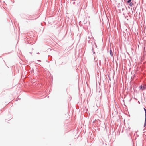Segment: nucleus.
Returning <instances> with one entry per match:
<instances>
[{"label":"nucleus","instance_id":"7ed1b4c3","mask_svg":"<svg viewBox=\"0 0 146 146\" xmlns=\"http://www.w3.org/2000/svg\"><path fill=\"white\" fill-rule=\"evenodd\" d=\"M133 4L132 3V2H131V3H129V5H130L131 7V6H132Z\"/></svg>","mask_w":146,"mask_h":146},{"label":"nucleus","instance_id":"f03ea898","mask_svg":"<svg viewBox=\"0 0 146 146\" xmlns=\"http://www.w3.org/2000/svg\"><path fill=\"white\" fill-rule=\"evenodd\" d=\"M110 54L111 56H113L112 52V51L111 49H110Z\"/></svg>","mask_w":146,"mask_h":146},{"label":"nucleus","instance_id":"20e7f679","mask_svg":"<svg viewBox=\"0 0 146 146\" xmlns=\"http://www.w3.org/2000/svg\"><path fill=\"white\" fill-rule=\"evenodd\" d=\"M131 0H129L128 1H127V3H131Z\"/></svg>","mask_w":146,"mask_h":146},{"label":"nucleus","instance_id":"39448f33","mask_svg":"<svg viewBox=\"0 0 146 146\" xmlns=\"http://www.w3.org/2000/svg\"><path fill=\"white\" fill-rule=\"evenodd\" d=\"M144 110L145 111V116H146V109L145 108H144Z\"/></svg>","mask_w":146,"mask_h":146},{"label":"nucleus","instance_id":"f257e3e1","mask_svg":"<svg viewBox=\"0 0 146 146\" xmlns=\"http://www.w3.org/2000/svg\"><path fill=\"white\" fill-rule=\"evenodd\" d=\"M142 90H144L146 88V85H141L139 87Z\"/></svg>","mask_w":146,"mask_h":146}]
</instances>
